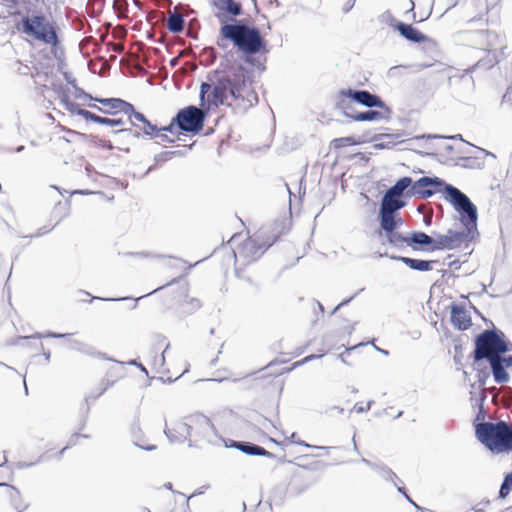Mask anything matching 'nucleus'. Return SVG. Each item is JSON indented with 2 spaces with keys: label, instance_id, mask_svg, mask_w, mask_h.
I'll return each instance as SVG.
<instances>
[{
  "label": "nucleus",
  "instance_id": "1",
  "mask_svg": "<svg viewBox=\"0 0 512 512\" xmlns=\"http://www.w3.org/2000/svg\"><path fill=\"white\" fill-rule=\"evenodd\" d=\"M209 82L200 85V103L219 106L223 105L228 94L234 99L247 100L250 104L258 102V96L254 91L248 92L252 83V71L247 70L242 64L231 67L219 76L215 81L209 76Z\"/></svg>",
  "mask_w": 512,
  "mask_h": 512
},
{
  "label": "nucleus",
  "instance_id": "2",
  "mask_svg": "<svg viewBox=\"0 0 512 512\" xmlns=\"http://www.w3.org/2000/svg\"><path fill=\"white\" fill-rule=\"evenodd\" d=\"M219 34L217 45L221 49H226L227 45L223 41L232 42L240 54V59L251 66L257 65L255 55L268 52L267 41L260 30L250 25L246 19L234 20L231 24L220 26Z\"/></svg>",
  "mask_w": 512,
  "mask_h": 512
},
{
  "label": "nucleus",
  "instance_id": "3",
  "mask_svg": "<svg viewBox=\"0 0 512 512\" xmlns=\"http://www.w3.org/2000/svg\"><path fill=\"white\" fill-rule=\"evenodd\" d=\"M512 350V344L506 340L505 334L497 329H485L474 339V350L471 354L473 358L474 369L478 370V380L485 384L489 373L486 369L481 370L480 366L483 360H486L491 366L496 364L495 360L500 354H505Z\"/></svg>",
  "mask_w": 512,
  "mask_h": 512
},
{
  "label": "nucleus",
  "instance_id": "4",
  "mask_svg": "<svg viewBox=\"0 0 512 512\" xmlns=\"http://www.w3.org/2000/svg\"><path fill=\"white\" fill-rule=\"evenodd\" d=\"M475 436L492 453L512 450V427L505 421L478 423L475 426Z\"/></svg>",
  "mask_w": 512,
  "mask_h": 512
},
{
  "label": "nucleus",
  "instance_id": "5",
  "mask_svg": "<svg viewBox=\"0 0 512 512\" xmlns=\"http://www.w3.org/2000/svg\"><path fill=\"white\" fill-rule=\"evenodd\" d=\"M444 198L460 215V221L464 227L477 229V208L470 198L457 187L447 184L443 192Z\"/></svg>",
  "mask_w": 512,
  "mask_h": 512
},
{
  "label": "nucleus",
  "instance_id": "6",
  "mask_svg": "<svg viewBox=\"0 0 512 512\" xmlns=\"http://www.w3.org/2000/svg\"><path fill=\"white\" fill-rule=\"evenodd\" d=\"M189 447H201L203 444L219 445L224 441L215 429L211 420L201 414L195 413L190 415Z\"/></svg>",
  "mask_w": 512,
  "mask_h": 512
},
{
  "label": "nucleus",
  "instance_id": "7",
  "mask_svg": "<svg viewBox=\"0 0 512 512\" xmlns=\"http://www.w3.org/2000/svg\"><path fill=\"white\" fill-rule=\"evenodd\" d=\"M22 31L45 44L57 45L59 39L52 22L43 14L26 15L21 19Z\"/></svg>",
  "mask_w": 512,
  "mask_h": 512
},
{
  "label": "nucleus",
  "instance_id": "8",
  "mask_svg": "<svg viewBox=\"0 0 512 512\" xmlns=\"http://www.w3.org/2000/svg\"><path fill=\"white\" fill-rule=\"evenodd\" d=\"M265 234V231L261 229L253 237L246 239L239 246L237 252L232 250L235 263L242 261L243 265H247L259 259L275 241V239H265Z\"/></svg>",
  "mask_w": 512,
  "mask_h": 512
},
{
  "label": "nucleus",
  "instance_id": "9",
  "mask_svg": "<svg viewBox=\"0 0 512 512\" xmlns=\"http://www.w3.org/2000/svg\"><path fill=\"white\" fill-rule=\"evenodd\" d=\"M206 113L194 105L180 109L174 116L177 128L190 134H198L204 127Z\"/></svg>",
  "mask_w": 512,
  "mask_h": 512
},
{
  "label": "nucleus",
  "instance_id": "10",
  "mask_svg": "<svg viewBox=\"0 0 512 512\" xmlns=\"http://www.w3.org/2000/svg\"><path fill=\"white\" fill-rule=\"evenodd\" d=\"M478 235L477 229L465 227V231L449 229L447 234H437L434 238V247L431 251L452 250L461 246L466 241H472Z\"/></svg>",
  "mask_w": 512,
  "mask_h": 512
},
{
  "label": "nucleus",
  "instance_id": "11",
  "mask_svg": "<svg viewBox=\"0 0 512 512\" xmlns=\"http://www.w3.org/2000/svg\"><path fill=\"white\" fill-rule=\"evenodd\" d=\"M73 335V333H57L48 331L47 333H35L31 336L20 337L19 340H28V339H42L45 337L55 338V339H67L68 347L70 350L77 351L82 354H86L91 357H97L104 360L114 361L111 358L106 357V355L102 352L97 351L94 347L90 346L87 343H84L79 340H70L69 338Z\"/></svg>",
  "mask_w": 512,
  "mask_h": 512
},
{
  "label": "nucleus",
  "instance_id": "12",
  "mask_svg": "<svg viewBox=\"0 0 512 512\" xmlns=\"http://www.w3.org/2000/svg\"><path fill=\"white\" fill-rule=\"evenodd\" d=\"M339 99H346L350 104L355 102L367 108H380L387 115L391 114V109L384 103V101L376 94L368 90L360 89H343L339 91Z\"/></svg>",
  "mask_w": 512,
  "mask_h": 512
},
{
  "label": "nucleus",
  "instance_id": "13",
  "mask_svg": "<svg viewBox=\"0 0 512 512\" xmlns=\"http://www.w3.org/2000/svg\"><path fill=\"white\" fill-rule=\"evenodd\" d=\"M443 179L437 176H423L416 181L412 180L411 189L408 190V198L417 197L420 199H427L439 192H444L445 185Z\"/></svg>",
  "mask_w": 512,
  "mask_h": 512
},
{
  "label": "nucleus",
  "instance_id": "14",
  "mask_svg": "<svg viewBox=\"0 0 512 512\" xmlns=\"http://www.w3.org/2000/svg\"><path fill=\"white\" fill-rule=\"evenodd\" d=\"M212 6L215 7L219 12L215 14V17L220 22L221 26L229 24L228 21H234L238 16L243 15L242 4L236 0H213Z\"/></svg>",
  "mask_w": 512,
  "mask_h": 512
},
{
  "label": "nucleus",
  "instance_id": "15",
  "mask_svg": "<svg viewBox=\"0 0 512 512\" xmlns=\"http://www.w3.org/2000/svg\"><path fill=\"white\" fill-rule=\"evenodd\" d=\"M336 106L346 117L358 122H373L389 117L385 112L383 113L377 110H372V108H369V110L366 111L352 113L350 112V103L346 99H338Z\"/></svg>",
  "mask_w": 512,
  "mask_h": 512
},
{
  "label": "nucleus",
  "instance_id": "16",
  "mask_svg": "<svg viewBox=\"0 0 512 512\" xmlns=\"http://www.w3.org/2000/svg\"><path fill=\"white\" fill-rule=\"evenodd\" d=\"M190 415L177 420L172 427L166 425L164 434L171 443H183L191 437Z\"/></svg>",
  "mask_w": 512,
  "mask_h": 512
},
{
  "label": "nucleus",
  "instance_id": "17",
  "mask_svg": "<svg viewBox=\"0 0 512 512\" xmlns=\"http://www.w3.org/2000/svg\"><path fill=\"white\" fill-rule=\"evenodd\" d=\"M222 442L226 447L235 448L249 456H264L268 458H275L273 453L269 452L264 447L252 442L235 440H230V444H228L225 440Z\"/></svg>",
  "mask_w": 512,
  "mask_h": 512
},
{
  "label": "nucleus",
  "instance_id": "18",
  "mask_svg": "<svg viewBox=\"0 0 512 512\" xmlns=\"http://www.w3.org/2000/svg\"><path fill=\"white\" fill-rule=\"evenodd\" d=\"M490 366L494 381L498 384L507 383L510 379L506 368L512 367V355L505 356V354H500L499 357L495 360Z\"/></svg>",
  "mask_w": 512,
  "mask_h": 512
},
{
  "label": "nucleus",
  "instance_id": "19",
  "mask_svg": "<svg viewBox=\"0 0 512 512\" xmlns=\"http://www.w3.org/2000/svg\"><path fill=\"white\" fill-rule=\"evenodd\" d=\"M94 100L104 106H108L111 110L114 111L111 112L109 110H104L95 104L89 105L91 108L97 109L104 113L116 114L118 112H122L126 115L128 111H132V104L120 98H95Z\"/></svg>",
  "mask_w": 512,
  "mask_h": 512
},
{
  "label": "nucleus",
  "instance_id": "20",
  "mask_svg": "<svg viewBox=\"0 0 512 512\" xmlns=\"http://www.w3.org/2000/svg\"><path fill=\"white\" fill-rule=\"evenodd\" d=\"M380 257H389L393 261H399L415 271H430L433 268L435 260L414 259L406 256L388 255L387 253L379 254Z\"/></svg>",
  "mask_w": 512,
  "mask_h": 512
},
{
  "label": "nucleus",
  "instance_id": "21",
  "mask_svg": "<svg viewBox=\"0 0 512 512\" xmlns=\"http://www.w3.org/2000/svg\"><path fill=\"white\" fill-rule=\"evenodd\" d=\"M450 317L453 326L460 331L467 330L472 325L471 317L461 304L451 305Z\"/></svg>",
  "mask_w": 512,
  "mask_h": 512
},
{
  "label": "nucleus",
  "instance_id": "22",
  "mask_svg": "<svg viewBox=\"0 0 512 512\" xmlns=\"http://www.w3.org/2000/svg\"><path fill=\"white\" fill-rule=\"evenodd\" d=\"M473 39L480 49L492 51L496 49L499 39L497 33L489 30H478L473 33Z\"/></svg>",
  "mask_w": 512,
  "mask_h": 512
},
{
  "label": "nucleus",
  "instance_id": "23",
  "mask_svg": "<svg viewBox=\"0 0 512 512\" xmlns=\"http://www.w3.org/2000/svg\"><path fill=\"white\" fill-rule=\"evenodd\" d=\"M405 205L406 203L402 198L386 190L381 200L379 213L393 214L395 212H399V210H401Z\"/></svg>",
  "mask_w": 512,
  "mask_h": 512
},
{
  "label": "nucleus",
  "instance_id": "24",
  "mask_svg": "<svg viewBox=\"0 0 512 512\" xmlns=\"http://www.w3.org/2000/svg\"><path fill=\"white\" fill-rule=\"evenodd\" d=\"M396 29L403 38L413 43H421L428 39L425 34L415 28L412 24L399 22L396 25Z\"/></svg>",
  "mask_w": 512,
  "mask_h": 512
},
{
  "label": "nucleus",
  "instance_id": "25",
  "mask_svg": "<svg viewBox=\"0 0 512 512\" xmlns=\"http://www.w3.org/2000/svg\"><path fill=\"white\" fill-rule=\"evenodd\" d=\"M427 246H430V248L434 247V237L422 231H415L408 235V247H411L413 250Z\"/></svg>",
  "mask_w": 512,
  "mask_h": 512
},
{
  "label": "nucleus",
  "instance_id": "26",
  "mask_svg": "<svg viewBox=\"0 0 512 512\" xmlns=\"http://www.w3.org/2000/svg\"><path fill=\"white\" fill-rule=\"evenodd\" d=\"M83 118L87 121H92L100 125H106L111 127L124 126L126 121L122 118H108L102 117L92 112H83Z\"/></svg>",
  "mask_w": 512,
  "mask_h": 512
},
{
  "label": "nucleus",
  "instance_id": "27",
  "mask_svg": "<svg viewBox=\"0 0 512 512\" xmlns=\"http://www.w3.org/2000/svg\"><path fill=\"white\" fill-rule=\"evenodd\" d=\"M411 186L412 178L409 176H404L399 178L395 184L389 187L387 190L402 198L403 196L408 197V190L411 189Z\"/></svg>",
  "mask_w": 512,
  "mask_h": 512
},
{
  "label": "nucleus",
  "instance_id": "28",
  "mask_svg": "<svg viewBox=\"0 0 512 512\" xmlns=\"http://www.w3.org/2000/svg\"><path fill=\"white\" fill-rule=\"evenodd\" d=\"M185 152L182 150H173V151H163L154 156L155 164L150 166L144 175H147L151 171H153L157 164H163L174 157H183Z\"/></svg>",
  "mask_w": 512,
  "mask_h": 512
},
{
  "label": "nucleus",
  "instance_id": "29",
  "mask_svg": "<svg viewBox=\"0 0 512 512\" xmlns=\"http://www.w3.org/2000/svg\"><path fill=\"white\" fill-rule=\"evenodd\" d=\"M450 161L453 166L467 169H480L483 166V163L479 159L471 156H462L455 159L451 158Z\"/></svg>",
  "mask_w": 512,
  "mask_h": 512
},
{
  "label": "nucleus",
  "instance_id": "30",
  "mask_svg": "<svg viewBox=\"0 0 512 512\" xmlns=\"http://www.w3.org/2000/svg\"><path fill=\"white\" fill-rule=\"evenodd\" d=\"M166 25L171 33L178 34L184 30L185 20L181 14L174 11L169 14Z\"/></svg>",
  "mask_w": 512,
  "mask_h": 512
},
{
  "label": "nucleus",
  "instance_id": "31",
  "mask_svg": "<svg viewBox=\"0 0 512 512\" xmlns=\"http://www.w3.org/2000/svg\"><path fill=\"white\" fill-rule=\"evenodd\" d=\"M387 243L397 249L408 247V235L400 233L398 230L384 235Z\"/></svg>",
  "mask_w": 512,
  "mask_h": 512
},
{
  "label": "nucleus",
  "instance_id": "32",
  "mask_svg": "<svg viewBox=\"0 0 512 512\" xmlns=\"http://www.w3.org/2000/svg\"><path fill=\"white\" fill-rule=\"evenodd\" d=\"M379 223H380V231L379 235L388 234L390 232L397 231L398 228L395 225V222L393 221L391 217V213H379Z\"/></svg>",
  "mask_w": 512,
  "mask_h": 512
},
{
  "label": "nucleus",
  "instance_id": "33",
  "mask_svg": "<svg viewBox=\"0 0 512 512\" xmlns=\"http://www.w3.org/2000/svg\"><path fill=\"white\" fill-rule=\"evenodd\" d=\"M60 103L64 107V109L69 111L71 114H76L83 117V112H89L86 109L80 108L79 104L71 101L65 91H63L60 95Z\"/></svg>",
  "mask_w": 512,
  "mask_h": 512
},
{
  "label": "nucleus",
  "instance_id": "34",
  "mask_svg": "<svg viewBox=\"0 0 512 512\" xmlns=\"http://www.w3.org/2000/svg\"><path fill=\"white\" fill-rule=\"evenodd\" d=\"M134 128L140 131L141 137H147L148 139H155V136L159 133V127L147 120L143 125L134 124Z\"/></svg>",
  "mask_w": 512,
  "mask_h": 512
},
{
  "label": "nucleus",
  "instance_id": "35",
  "mask_svg": "<svg viewBox=\"0 0 512 512\" xmlns=\"http://www.w3.org/2000/svg\"><path fill=\"white\" fill-rule=\"evenodd\" d=\"M112 384H113V382H110L109 380H107L106 382L102 381V382L100 383V388H99L98 392H97L95 395L89 394V395H87V396L85 397V402H86V404H87L86 414H88V411H89V407H88L89 403H90V402H94V401H95L99 396H101V395L106 391V389H107L109 386H111ZM86 419H87V415H85V418H84V420L82 421V423H81V425H80V427H79V429H80V430L84 428V426H85V424H86Z\"/></svg>",
  "mask_w": 512,
  "mask_h": 512
},
{
  "label": "nucleus",
  "instance_id": "36",
  "mask_svg": "<svg viewBox=\"0 0 512 512\" xmlns=\"http://www.w3.org/2000/svg\"><path fill=\"white\" fill-rule=\"evenodd\" d=\"M140 428L138 425H135L133 424L132 427H131V433H132V441H133V444L142 449V450H145V451H154L156 450V445H153V444H150V445H143L141 442H142V436H141V433H140Z\"/></svg>",
  "mask_w": 512,
  "mask_h": 512
},
{
  "label": "nucleus",
  "instance_id": "37",
  "mask_svg": "<svg viewBox=\"0 0 512 512\" xmlns=\"http://www.w3.org/2000/svg\"><path fill=\"white\" fill-rule=\"evenodd\" d=\"M361 141L354 136L340 137L332 140L331 145L334 149H341L346 146H353L360 144Z\"/></svg>",
  "mask_w": 512,
  "mask_h": 512
},
{
  "label": "nucleus",
  "instance_id": "38",
  "mask_svg": "<svg viewBox=\"0 0 512 512\" xmlns=\"http://www.w3.org/2000/svg\"><path fill=\"white\" fill-rule=\"evenodd\" d=\"M374 471L386 481L394 482L395 479H398V476L384 464H376Z\"/></svg>",
  "mask_w": 512,
  "mask_h": 512
},
{
  "label": "nucleus",
  "instance_id": "39",
  "mask_svg": "<svg viewBox=\"0 0 512 512\" xmlns=\"http://www.w3.org/2000/svg\"><path fill=\"white\" fill-rule=\"evenodd\" d=\"M126 115L128 117V122L132 127H134V124L143 125L148 120L147 117L143 113L138 112L133 105L132 111H128Z\"/></svg>",
  "mask_w": 512,
  "mask_h": 512
},
{
  "label": "nucleus",
  "instance_id": "40",
  "mask_svg": "<svg viewBox=\"0 0 512 512\" xmlns=\"http://www.w3.org/2000/svg\"><path fill=\"white\" fill-rule=\"evenodd\" d=\"M511 490H512V474L507 473L504 476L503 482L500 486L498 497L500 499H505L509 495Z\"/></svg>",
  "mask_w": 512,
  "mask_h": 512
},
{
  "label": "nucleus",
  "instance_id": "41",
  "mask_svg": "<svg viewBox=\"0 0 512 512\" xmlns=\"http://www.w3.org/2000/svg\"><path fill=\"white\" fill-rule=\"evenodd\" d=\"M50 456L48 455V452H45L39 456V458L35 462H17L15 464V467L17 469H25L35 466L38 463L44 462L49 460Z\"/></svg>",
  "mask_w": 512,
  "mask_h": 512
},
{
  "label": "nucleus",
  "instance_id": "42",
  "mask_svg": "<svg viewBox=\"0 0 512 512\" xmlns=\"http://www.w3.org/2000/svg\"><path fill=\"white\" fill-rule=\"evenodd\" d=\"M115 135H123V136H132L136 139H139L141 137V133L137 128H121L118 130L113 131Z\"/></svg>",
  "mask_w": 512,
  "mask_h": 512
},
{
  "label": "nucleus",
  "instance_id": "43",
  "mask_svg": "<svg viewBox=\"0 0 512 512\" xmlns=\"http://www.w3.org/2000/svg\"><path fill=\"white\" fill-rule=\"evenodd\" d=\"M185 303L186 305L188 306V310L187 312L189 314H192L194 313L195 311H197L198 309L201 308L202 304H201V301L197 298H190V299H187L185 300Z\"/></svg>",
  "mask_w": 512,
  "mask_h": 512
},
{
  "label": "nucleus",
  "instance_id": "44",
  "mask_svg": "<svg viewBox=\"0 0 512 512\" xmlns=\"http://www.w3.org/2000/svg\"><path fill=\"white\" fill-rule=\"evenodd\" d=\"M424 138L432 139V138H444V137L443 136H439V135H431V134L426 135V134H423V135L415 137V140L424 139ZM445 138L446 139H459V140H463L461 134H456L454 136H448V137H445Z\"/></svg>",
  "mask_w": 512,
  "mask_h": 512
},
{
  "label": "nucleus",
  "instance_id": "45",
  "mask_svg": "<svg viewBox=\"0 0 512 512\" xmlns=\"http://www.w3.org/2000/svg\"><path fill=\"white\" fill-rule=\"evenodd\" d=\"M170 347V344L167 343L166 346H165V349L164 351L161 353V355H155L154 356V365L156 366H159V367H162L164 366L165 364V352L167 351V349Z\"/></svg>",
  "mask_w": 512,
  "mask_h": 512
},
{
  "label": "nucleus",
  "instance_id": "46",
  "mask_svg": "<svg viewBox=\"0 0 512 512\" xmlns=\"http://www.w3.org/2000/svg\"><path fill=\"white\" fill-rule=\"evenodd\" d=\"M364 290V288H361L359 289L354 295H352L351 297H349L348 299H345L343 300L342 302H340L331 312V314H334L336 311H338L341 307L343 306H346L348 303H350V301L357 295L359 294L360 292H362Z\"/></svg>",
  "mask_w": 512,
  "mask_h": 512
},
{
  "label": "nucleus",
  "instance_id": "47",
  "mask_svg": "<svg viewBox=\"0 0 512 512\" xmlns=\"http://www.w3.org/2000/svg\"><path fill=\"white\" fill-rule=\"evenodd\" d=\"M175 127H177V124L174 122V117H173L171 119V122L168 125L159 127V132H163V133H166V134L167 133H173Z\"/></svg>",
  "mask_w": 512,
  "mask_h": 512
},
{
  "label": "nucleus",
  "instance_id": "48",
  "mask_svg": "<svg viewBox=\"0 0 512 512\" xmlns=\"http://www.w3.org/2000/svg\"><path fill=\"white\" fill-rule=\"evenodd\" d=\"M295 444L304 446L306 448H315V449L325 450L326 452H328L332 448V447H328V446H314V445H310V444L306 443L303 440H297V441H295Z\"/></svg>",
  "mask_w": 512,
  "mask_h": 512
},
{
  "label": "nucleus",
  "instance_id": "49",
  "mask_svg": "<svg viewBox=\"0 0 512 512\" xmlns=\"http://www.w3.org/2000/svg\"><path fill=\"white\" fill-rule=\"evenodd\" d=\"M372 404H373V401H368L365 405L356 404L354 406V410L357 413H364V412H367L368 410H370Z\"/></svg>",
  "mask_w": 512,
  "mask_h": 512
},
{
  "label": "nucleus",
  "instance_id": "50",
  "mask_svg": "<svg viewBox=\"0 0 512 512\" xmlns=\"http://www.w3.org/2000/svg\"><path fill=\"white\" fill-rule=\"evenodd\" d=\"M75 89V97L76 98H88V99H95L90 94L86 93L82 88L78 87L77 85L74 86Z\"/></svg>",
  "mask_w": 512,
  "mask_h": 512
},
{
  "label": "nucleus",
  "instance_id": "51",
  "mask_svg": "<svg viewBox=\"0 0 512 512\" xmlns=\"http://www.w3.org/2000/svg\"><path fill=\"white\" fill-rule=\"evenodd\" d=\"M323 355L324 354H320V355L311 354V355H308L305 358H303L301 361L296 362L295 366L306 364V363H308V362H310V361H312L314 359H318V358L323 357Z\"/></svg>",
  "mask_w": 512,
  "mask_h": 512
},
{
  "label": "nucleus",
  "instance_id": "52",
  "mask_svg": "<svg viewBox=\"0 0 512 512\" xmlns=\"http://www.w3.org/2000/svg\"><path fill=\"white\" fill-rule=\"evenodd\" d=\"M80 438V433H74L70 436L69 440H68V443L66 445V448H70V447H73L75 445H77L78 443V439Z\"/></svg>",
  "mask_w": 512,
  "mask_h": 512
},
{
  "label": "nucleus",
  "instance_id": "53",
  "mask_svg": "<svg viewBox=\"0 0 512 512\" xmlns=\"http://www.w3.org/2000/svg\"><path fill=\"white\" fill-rule=\"evenodd\" d=\"M155 139H159L160 142H166V143H173L174 142V139L170 138L166 133H163V132H159L155 136Z\"/></svg>",
  "mask_w": 512,
  "mask_h": 512
},
{
  "label": "nucleus",
  "instance_id": "54",
  "mask_svg": "<svg viewBox=\"0 0 512 512\" xmlns=\"http://www.w3.org/2000/svg\"><path fill=\"white\" fill-rule=\"evenodd\" d=\"M490 504V501L489 500H485V501H481L479 502L474 508L473 510L475 512H484L485 511V507H487L488 505Z\"/></svg>",
  "mask_w": 512,
  "mask_h": 512
},
{
  "label": "nucleus",
  "instance_id": "55",
  "mask_svg": "<svg viewBox=\"0 0 512 512\" xmlns=\"http://www.w3.org/2000/svg\"><path fill=\"white\" fill-rule=\"evenodd\" d=\"M391 217H392L393 221L395 222V225L399 229L404 223L403 219L399 215V212H395V213L391 214Z\"/></svg>",
  "mask_w": 512,
  "mask_h": 512
},
{
  "label": "nucleus",
  "instance_id": "56",
  "mask_svg": "<svg viewBox=\"0 0 512 512\" xmlns=\"http://www.w3.org/2000/svg\"><path fill=\"white\" fill-rule=\"evenodd\" d=\"M128 365H131V366H136L137 368H139L143 373H145L146 375H148V371L147 369L140 363L138 362L137 360L133 359V360H130L127 362Z\"/></svg>",
  "mask_w": 512,
  "mask_h": 512
},
{
  "label": "nucleus",
  "instance_id": "57",
  "mask_svg": "<svg viewBox=\"0 0 512 512\" xmlns=\"http://www.w3.org/2000/svg\"><path fill=\"white\" fill-rule=\"evenodd\" d=\"M53 227L52 228H47L46 226L44 227H41L37 230V232L35 233V235H32L31 237H40V236H43L47 233H49L50 231H52Z\"/></svg>",
  "mask_w": 512,
  "mask_h": 512
},
{
  "label": "nucleus",
  "instance_id": "58",
  "mask_svg": "<svg viewBox=\"0 0 512 512\" xmlns=\"http://www.w3.org/2000/svg\"><path fill=\"white\" fill-rule=\"evenodd\" d=\"M103 149H106V150H113L115 147L114 145L111 143V141H106V140H102L99 144Z\"/></svg>",
  "mask_w": 512,
  "mask_h": 512
},
{
  "label": "nucleus",
  "instance_id": "59",
  "mask_svg": "<svg viewBox=\"0 0 512 512\" xmlns=\"http://www.w3.org/2000/svg\"><path fill=\"white\" fill-rule=\"evenodd\" d=\"M393 145H394V143L391 142V141L380 142V143L375 144V148H377V149H384V148H390Z\"/></svg>",
  "mask_w": 512,
  "mask_h": 512
},
{
  "label": "nucleus",
  "instance_id": "60",
  "mask_svg": "<svg viewBox=\"0 0 512 512\" xmlns=\"http://www.w3.org/2000/svg\"><path fill=\"white\" fill-rule=\"evenodd\" d=\"M355 0H349L342 8L343 12L347 13L349 12L352 7L354 6Z\"/></svg>",
  "mask_w": 512,
  "mask_h": 512
},
{
  "label": "nucleus",
  "instance_id": "61",
  "mask_svg": "<svg viewBox=\"0 0 512 512\" xmlns=\"http://www.w3.org/2000/svg\"><path fill=\"white\" fill-rule=\"evenodd\" d=\"M64 78L65 80L70 84L72 85L73 87L76 85V79L71 77L70 74L68 73H64Z\"/></svg>",
  "mask_w": 512,
  "mask_h": 512
},
{
  "label": "nucleus",
  "instance_id": "62",
  "mask_svg": "<svg viewBox=\"0 0 512 512\" xmlns=\"http://www.w3.org/2000/svg\"><path fill=\"white\" fill-rule=\"evenodd\" d=\"M405 499L410 503L412 504L416 509H420L422 510L423 512H427L428 509H424V508H421L420 506H418L411 498L409 495L405 496Z\"/></svg>",
  "mask_w": 512,
  "mask_h": 512
},
{
  "label": "nucleus",
  "instance_id": "63",
  "mask_svg": "<svg viewBox=\"0 0 512 512\" xmlns=\"http://www.w3.org/2000/svg\"><path fill=\"white\" fill-rule=\"evenodd\" d=\"M361 462H362L363 464L367 465L368 467H370V468H371V469H373V470H374V468H375V466H376V464H377V463H373V462H371L370 460H368V459H366V458H362V459H361Z\"/></svg>",
  "mask_w": 512,
  "mask_h": 512
},
{
  "label": "nucleus",
  "instance_id": "64",
  "mask_svg": "<svg viewBox=\"0 0 512 512\" xmlns=\"http://www.w3.org/2000/svg\"><path fill=\"white\" fill-rule=\"evenodd\" d=\"M394 485L397 487V490L399 493H401L404 497L407 496V492H406V489L402 486H397V484L395 483V481L393 482Z\"/></svg>",
  "mask_w": 512,
  "mask_h": 512
}]
</instances>
